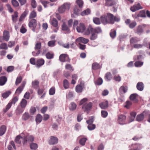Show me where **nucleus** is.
Masks as SVG:
<instances>
[{"label":"nucleus","mask_w":150,"mask_h":150,"mask_svg":"<svg viewBox=\"0 0 150 150\" xmlns=\"http://www.w3.org/2000/svg\"><path fill=\"white\" fill-rule=\"evenodd\" d=\"M128 90V87L127 86H121L119 90V92L120 94L125 93L127 92Z\"/></svg>","instance_id":"nucleus-17"},{"label":"nucleus","mask_w":150,"mask_h":150,"mask_svg":"<svg viewBox=\"0 0 150 150\" xmlns=\"http://www.w3.org/2000/svg\"><path fill=\"white\" fill-rule=\"evenodd\" d=\"M97 38V35L93 32H92L90 37L91 40H96Z\"/></svg>","instance_id":"nucleus-45"},{"label":"nucleus","mask_w":150,"mask_h":150,"mask_svg":"<svg viewBox=\"0 0 150 150\" xmlns=\"http://www.w3.org/2000/svg\"><path fill=\"white\" fill-rule=\"evenodd\" d=\"M51 24L54 27L57 28L58 26V21L54 18H53L51 20Z\"/></svg>","instance_id":"nucleus-30"},{"label":"nucleus","mask_w":150,"mask_h":150,"mask_svg":"<svg viewBox=\"0 0 150 150\" xmlns=\"http://www.w3.org/2000/svg\"><path fill=\"white\" fill-rule=\"evenodd\" d=\"M58 139L56 137L52 136L49 141V144H50L53 145L58 143Z\"/></svg>","instance_id":"nucleus-19"},{"label":"nucleus","mask_w":150,"mask_h":150,"mask_svg":"<svg viewBox=\"0 0 150 150\" xmlns=\"http://www.w3.org/2000/svg\"><path fill=\"white\" fill-rule=\"evenodd\" d=\"M99 105L101 109H105L108 106V101L106 100L100 103Z\"/></svg>","instance_id":"nucleus-15"},{"label":"nucleus","mask_w":150,"mask_h":150,"mask_svg":"<svg viewBox=\"0 0 150 150\" xmlns=\"http://www.w3.org/2000/svg\"><path fill=\"white\" fill-rule=\"evenodd\" d=\"M126 117L123 115H120L118 116V121L120 125H124L127 123L125 122Z\"/></svg>","instance_id":"nucleus-7"},{"label":"nucleus","mask_w":150,"mask_h":150,"mask_svg":"<svg viewBox=\"0 0 150 150\" xmlns=\"http://www.w3.org/2000/svg\"><path fill=\"white\" fill-rule=\"evenodd\" d=\"M87 139L85 138H83L79 140L80 144L82 146H84L86 142Z\"/></svg>","instance_id":"nucleus-58"},{"label":"nucleus","mask_w":150,"mask_h":150,"mask_svg":"<svg viewBox=\"0 0 150 150\" xmlns=\"http://www.w3.org/2000/svg\"><path fill=\"white\" fill-rule=\"evenodd\" d=\"M11 93V92L10 91H7L2 94V97L4 98H6L8 97Z\"/></svg>","instance_id":"nucleus-52"},{"label":"nucleus","mask_w":150,"mask_h":150,"mask_svg":"<svg viewBox=\"0 0 150 150\" xmlns=\"http://www.w3.org/2000/svg\"><path fill=\"white\" fill-rule=\"evenodd\" d=\"M7 81V78L5 76L0 77V86H3L5 84Z\"/></svg>","instance_id":"nucleus-26"},{"label":"nucleus","mask_w":150,"mask_h":150,"mask_svg":"<svg viewBox=\"0 0 150 150\" xmlns=\"http://www.w3.org/2000/svg\"><path fill=\"white\" fill-rule=\"evenodd\" d=\"M27 104V101L24 99H23L21 101L19 105L25 108Z\"/></svg>","instance_id":"nucleus-35"},{"label":"nucleus","mask_w":150,"mask_h":150,"mask_svg":"<svg viewBox=\"0 0 150 150\" xmlns=\"http://www.w3.org/2000/svg\"><path fill=\"white\" fill-rule=\"evenodd\" d=\"M143 64V62L141 61H136L134 63V65L135 67H139L142 66Z\"/></svg>","instance_id":"nucleus-59"},{"label":"nucleus","mask_w":150,"mask_h":150,"mask_svg":"<svg viewBox=\"0 0 150 150\" xmlns=\"http://www.w3.org/2000/svg\"><path fill=\"white\" fill-rule=\"evenodd\" d=\"M106 5L108 6H112L116 4L115 0H106Z\"/></svg>","instance_id":"nucleus-29"},{"label":"nucleus","mask_w":150,"mask_h":150,"mask_svg":"<svg viewBox=\"0 0 150 150\" xmlns=\"http://www.w3.org/2000/svg\"><path fill=\"white\" fill-rule=\"evenodd\" d=\"M45 63L44 60L42 59H39L36 62V66L38 68H39L43 65Z\"/></svg>","instance_id":"nucleus-18"},{"label":"nucleus","mask_w":150,"mask_h":150,"mask_svg":"<svg viewBox=\"0 0 150 150\" xmlns=\"http://www.w3.org/2000/svg\"><path fill=\"white\" fill-rule=\"evenodd\" d=\"M103 83V80L101 78L99 77L95 81V84L96 85L99 86L101 85Z\"/></svg>","instance_id":"nucleus-44"},{"label":"nucleus","mask_w":150,"mask_h":150,"mask_svg":"<svg viewBox=\"0 0 150 150\" xmlns=\"http://www.w3.org/2000/svg\"><path fill=\"white\" fill-rule=\"evenodd\" d=\"M139 40V39L137 38L133 37L130 39V41L131 44H133L137 42Z\"/></svg>","instance_id":"nucleus-47"},{"label":"nucleus","mask_w":150,"mask_h":150,"mask_svg":"<svg viewBox=\"0 0 150 150\" xmlns=\"http://www.w3.org/2000/svg\"><path fill=\"white\" fill-rule=\"evenodd\" d=\"M18 13L16 11L14 12V14L12 16V20L13 22H16V21L18 16Z\"/></svg>","instance_id":"nucleus-46"},{"label":"nucleus","mask_w":150,"mask_h":150,"mask_svg":"<svg viewBox=\"0 0 150 150\" xmlns=\"http://www.w3.org/2000/svg\"><path fill=\"white\" fill-rule=\"evenodd\" d=\"M3 40L8 41L10 38L9 32L6 30H4L3 32Z\"/></svg>","instance_id":"nucleus-13"},{"label":"nucleus","mask_w":150,"mask_h":150,"mask_svg":"<svg viewBox=\"0 0 150 150\" xmlns=\"http://www.w3.org/2000/svg\"><path fill=\"white\" fill-rule=\"evenodd\" d=\"M25 108H22L19 105H18L16 109V112L17 114H20L23 112Z\"/></svg>","instance_id":"nucleus-25"},{"label":"nucleus","mask_w":150,"mask_h":150,"mask_svg":"<svg viewBox=\"0 0 150 150\" xmlns=\"http://www.w3.org/2000/svg\"><path fill=\"white\" fill-rule=\"evenodd\" d=\"M101 115L103 117L105 118L108 115V113L107 111L105 110H102L101 111Z\"/></svg>","instance_id":"nucleus-64"},{"label":"nucleus","mask_w":150,"mask_h":150,"mask_svg":"<svg viewBox=\"0 0 150 150\" xmlns=\"http://www.w3.org/2000/svg\"><path fill=\"white\" fill-rule=\"evenodd\" d=\"M129 147L133 148L135 150H140L142 148V146L140 144H134L130 145Z\"/></svg>","instance_id":"nucleus-14"},{"label":"nucleus","mask_w":150,"mask_h":150,"mask_svg":"<svg viewBox=\"0 0 150 150\" xmlns=\"http://www.w3.org/2000/svg\"><path fill=\"white\" fill-rule=\"evenodd\" d=\"M107 16L109 18V23L111 24H113L115 21L118 22L120 20V18L119 17H114L113 15L110 13H107Z\"/></svg>","instance_id":"nucleus-3"},{"label":"nucleus","mask_w":150,"mask_h":150,"mask_svg":"<svg viewBox=\"0 0 150 150\" xmlns=\"http://www.w3.org/2000/svg\"><path fill=\"white\" fill-rule=\"evenodd\" d=\"M136 113L135 112H132L130 113V116L129 119V122H130L133 121L135 118Z\"/></svg>","instance_id":"nucleus-24"},{"label":"nucleus","mask_w":150,"mask_h":150,"mask_svg":"<svg viewBox=\"0 0 150 150\" xmlns=\"http://www.w3.org/2000/svg\"><path fill=\"white\" fill-rule=\"evenodd\" d=\"M55 88L53 87H52L49 90V94L50 95H53L55 94Z\"/></svg>","instance_id":"nucleus-55"},{"label":"nucleus","mask_w":150,"mask_h":150,"mask_svg":"<svg viewBox=\"0 0 150 150\" xmlns=\"http://www.w3.org/2000/svg\"><path fill=\"white\" fill-rule=\"evenodd\" d=\"M23 137H21V135H19L17 136L15 138V142L18 144H21V139L23 140Z\"/></svg>","instance_id":"nucleus-40"},{"label":"nucleus","mask_w":150,"mask_h":150,"mask_svg":"<svg viewBox=\"0 0 150 150\" xmlns=\"http://www.w3.org/2000/svg\"><path fill=\"white\" fill-rule=\"evenodd\" d=\"M143 30L142 27L141 26H139L137 28L136 33L138 34H140L143 33Z\"/></svg>","instance_id":"nucleus-43"},{"label":"nucleus","mask_w":150,"mask_h":150,"mask_svg":"<svg viewBox=\"0 0 150 150\" xmlns=\"http://www.w3.org/2000/svg\"><path fill=\"white\" fill-rule=\"evenodd\" d=\"M37 25L36 20L34 19H31L29 22V26L30 27L33 28L32 30L35 32V28Z\"/></svg>","instance_id":"nucleus-8"},{"label":"nucleus","mask_w":150,"mask_h":150,"mask_svg":"<svg viewBox=\"0 0 150 150\" xmlns=\"http://www.w3.org/2000/svg\"><path fill=\"white\" fill-rule=\"evenodd\" d=\"M6 130V127L4 125H2L0 127V136L3 135Z\"/></svg>","instance_id":"nucleus-32"},{"label":"nucleus","mask_w":150,"mask_h":150,"mask_svg":"<svg viewBox=\"0 0 150 150\" xmlns=\"http://www.w3.org/2000/svg\"><path fill=\"white\" fill-rule=\"evenodd\" d=\"M10 144L11 145H8V150H13L12 146L15 149H16V146L13 141H11L10 142Z\"/></svg>","instance_id":"nucleus-36"},{"label":"nucleus","mask_w":150,"mask_h":150,"mask_svg":"<svg viewBox=\"0 0 150 150\" xmlns=\"http://www.w3.org/2000/svg\"><path fill=\"white\" fill-rule=\"evenodd\" d=\"M112 77L111 73L110 72H108L105 74L104 79L106 81H109L111 80Z\"/></svg>","instance_id":"nucleus-20"},{"label":"nucleus","mask_w":150,"mask_h":150,"mask_svg":"<svg viewBox=\"0 0 150 150\" xmlns=\"http://www.w3.org/2000/svg\"><path fill=\"white\" fill-rule=\"evenodd\" d=\"M37 15L35 11H33L30 13L29 18H35Z\"/></svg>","instance_id":"nucleus-63"},{"label":"nucleus","mask_w":150,"mask_h":150,"mask_svg":"<svg viewBox=\"0 0 150 150\" xmlns=\"http://www.w3.org/2000/svg\"><path fill=\"white\" fill-rule=\"evenodd\" d=\"M18 98L17 96H14L11 100V101L10 102L12 104H15L18 101Z\"/></svg>","instance_id":"nucleus-56"},{"label":"nucleus","mask_w":150,"mask_h":150,"mask_svg":"<svg viewBox=\"0 0 150 150\" xmlns=\"http://www.w3.org/2000/svg\"><path fill=\"white\" fill-rule=\"evenodd\" d=\"M101 21L102 23L104 24H106L108 23H109V18L108 17L107 13L106 15H103L101 17Z\"/></svg>","instance_id":"nucleus-10"},{"label":"nucleus","mask_w":150,"mask_h":150,"mask_svg":"<svg viewBox=\"0 0 150 150\" xmlns=\"http://www.w3.org/2000/svg\"><path fill=\"white\" fill-rule=\"evenodd\" d=\"M137 96L138 95L137 93L132 94L130 96L129 99L131 100L134 101L135 102H137L138 100L136 98Z\"/></svg>","instance_id":"nucleus-28"},{"label":"nucleus","mask_w":150,"mask_h":150,"mask_svg":"<svg viewBox=\"0 0 150 150\" xmlns=\"http://www.w3.org/2000/svg\"><path fill=\"white\" fill-rule=\"evenodd\" d=\"M46 57L47 59H51L54 58V54L53 53L49 52H47L46 54Z\"/></svg>","instance_id":"nucleus-38"},{"label":"nucleus","mask_w":150,"mask_h":150,"mask_svg":"<svg viewBox=\"0 0 150 150\" xmlns=\"http://www.w3.org/2000/svg\"><path fill=\"white\" fill-rule=\"evenodd\" d=\"M83 90V87L81 85H79L76 87V91L77 93H81Z\"/></svg>","instance_id":"nucleus-39"},{"label":"nucleus","mask_w":150,"mask_h":150,"mask_svg":"<svg viewBox=\"0 0 150 150\" xmlns=\"http://www.w3.org/2000/svg\"><path fill=\"white\" fill-rule=\"evenodd\" d=\"M93 104L91 102L86 103L83 104L82 107V109L84 112H89L92 108Z\"/></svg>","instance_id":"nucleus-5"},{"label":"nucleus","mask_w":150,"mask_h":150,"mask_svg":"<svg viewBox=\"0 0 150 150\" xmlns=\"http://www.w3.org/2000/svg\"><path fill=\"white\" fill-rule=\"evenodd\" d=\"M91 11L89 9H87L83 11L81 13V15L82 16L88 15L90 14Z\"/></svg>","instance_id":"nucleus-49"},{"label":"nucleus","mask_w":150,"mask_h":150,"mask_svg":"<svg viewBox=\"0 0 150 150\" xmlns=\"http://www.w3.org/2000/svg\"><path fill=\"white\" fill-rule=\"evenodd\" d=\"M22 79V78L21 76H20L17 78L16 79V81L15 84L16 85H17L18 84L20 83Z\"/></svg>","instance_id":"nucleus-53"},{"label":"nucleus","mask_w":150,"mask_h":150,"mask_svg":"<svg viewBox=\"0 0 150 150\" xmlns=\"http://www.w3.org/2000/svg\"><path fill=\"white\" fill-rule=\"evenodd\" d=\"M149 111H144L142 113L137 115L136 117L137 120L140 121L143 120L144 117L147 116L149 114Z\"/></svg>","instance_id":"nucleus-6"},{"label":"nucleus","mask_w":150,"mask_h":150,"mask_svg":"<svg viewBox=\"0 0 150 150\" xmlns=\"http://www.w3.org/2000/svg\"><path fill=\"white\" fill-rule=\"evenodd\" d=\"M69 58L68 55L66 54H62L59 57V59L60 62H64L67 61V59Z\"/></svg>","instance_id":"nucleus-16"},{"label":"nucleus","mask_w":150,"mask_h":150,"mask_svg":"<svg viewBox=\"0 0 150 150\" xmlns=\"http://www.w3.org/2000/svg\"><path fill=\"white\" fill-rule=\"evenodd\" d=\"M28 11L25 10L24 12L21 15L19 18V21H21L26 16L28 13Z\"/></svg>","instance_id":"nucleus-34"},{"label":"nucleus","mask_w":150,"mask_h":150,"mask_svg":"<svg viewBox=\"0 0 150 150\" xmlns=\"http://www.w3.org/2000/svg\"><path fill=\"white\" fill-rule=\"evenodd\" d=\"M93 31L95 33H99L102 32V30L100 28L98 27L95 29L93 28Z\"/></svg>","instance_id":"nucleus-54"},{"label":"nucleus","mask_w":150,"mask_h":150,"mask_svg":"<svg viewBox=\"0 0 150 150\" xmlns=\"http://www.w3.org/2000/svg\"><path fill=\"white\" fill-rule=\"evenodd\" d=\"M41 48L35 47V51L32 52L33 55L34 56H36L38 55L40 52Z\"/></svg>","instance_id":"nucleus-21"},{"label":"nucleus","mask_w":150,"mask_h":150,"mask_svg":"<svg viewBox=\"0 0 150 150\" xmlns=\"http://www.w3.org/2000/svg\"><path fill=\"white\" fill-rule=\"evenodd\" d=\"M34 136L31 134H28L27 135L24 136L23 138V145L27 144L28 142H30L34 141Z\"/></svg>","instance_id":"nucleus-1"},{"label":"nucleus","mask_w":150,"mask_h":150,"mask_svg":"<svg viewBox=\"0 0 150 150\" xmlns=\"http://www.w3.org/2000/svg\"><path fill=\"white\" fill-rule=\"evenodd\" d=\"M42 120V116L39 114H38L37 115L35 121L37 124H39Z\"/></svg>","instance_id":"nucleus-33"},{"label":"nucleus","mask_w":150,"mask_h":150,"mask_svg":"<svg viewBox=\"0 0 150 150\" xmlns=\"http://www.w3.org/2000/svg\"><path fill=\"white\" fill-rule=\"evenodd\" d=\"M93 22L97 25H99L100 23V21L99 18H93Z\"/></svg>","instance_id":"nucleus-57"},{"label":"nucleus","mask_w":150,"mask_h":150,"mask_svg":"<svg viewBox=\"0 0 150 150\" xmlns=\"http://www.w3.org/2000/svg\"><path fill=\"white\" fill-rule=\"evenodd\" d=\"M76 2L80 8L82 7L83 6V2L82 0H77Z\"/></svg>","instance_id":"nucleus-62"},{"label":"nucleus","mask_w":150,"mask_h":150,"mask_svg":"<svg viewBox=\"0 0 150 150\" xmlns=\"http://www.w3.org/2000/svg\"><path fill=\"white\" fill-rule=\"evenodd\" d=\"M92 67L93 69L96 70L100 68V64L97 62H94L93 63Z\"/></svg>","instance_id":"nucleus-31"},{"label":"nucleus","mask_w":150,"mask_h":150,"mask_svg":"<svg viewBox=\"0 0 150 150\" xmlns=\"http://www.w3.org/2000/svg\"><path fill=\"white\" fill-rule=\"evenodd\" d=\"M62 29L68 32L69 31V29L65 23H64L62 25Z\"/></svg>","instance_id":"nucleus-48"},{"label":"nucleus","mask_w":150,"mask_h":150,"mask_svg":"<svg viewBox=\"0 0 150 150\" xmlns=\"http://www.w3.org/2000/svg\"><path fill=\"white\" fill-rule=\"evenodd\" d=\"M30 147L31 149L35 150L38 148V146L36 144L33 143L30 144Z\"/></svg>","instance_id":"nucleus-50"},{"label":"nucleus","mask_w":150,"mask_h":150,"mask_svg":"<svg viewBox=\"0 0 150 150\" xmlns=\"http://www.w3.org/2000/svg\"><path fill=\"white\" fill-rule=\"evenodd\" d=\"M116 34V31L114 29L111 30L110 33V36L112 38H114L115 37Z\"/></svg>","instance_id":"nucleus-41"},{"label":"nucleus","mask_w":150,"mask_h":150,"mask_svg":"<svg viewBox=\"0 0 150 150\" xmlns=\"http://www.w3.org/2000/svg\"><path fill=\"white\" fill-rule=\"evenodd\" d=\"M30 115L28 112H25L24 113L22 116V119L24 120H28L29 118Z\"/></svg>","instance_id":"nucleus-37"},{"label":"nucleus","mask_w":150,"mask_h":150,"mask_svg":"<svg viewBox=\"0 0 150 150\" xmlns=\"http://www.w3.org/2000/svg\"><path fill=\"white\" fill-rule=\"evenodd\" d=\"M87 127L89 130H92L95 128L96 125L94 124H90L88 125Z\"/></svg>","instance_id":"nucleus-60"},{"label":"nucleus","mask_w":150,"mask_h":150,"mask_svg":"<svg viewBox=\"0 0 150 150\" xmlns=\"http://www.w3.org/2000/svg\"><path fill=\"white\" fill-rule=\"evenodd\" d=\"M85 29V27L82 23H80L76 28V30L78 32L82 33Z\"/></svg>","instance_id":"nucleus-11"},{"label":"nucleus","mask_w":150,"mask_h":150,"mask_svg":"<svg viewBox=\"0 0 150 150\" xmlns=\"http://www.w3.org/2000/svg\"><path fill=\"white\" fill-rule=\"evenodd\" d=\"M146 16L145 11L144 10H142L140 11L137 15H133V17L134 18L138 19V18L139 17L145 18Z\"/></svg>","instance_id":"nucleus-9"},{"label":"nucleus","mask_w":150,"mask_h":150,"mask_svg":"<svg viewBox=\"0 0 150 150\" xmlns=\"http://www.w3.org/2000/svg\"><path fill=\"white\" fill-rule=\"evenodd\" d=\"M89 40L87 39H86L80 37L76 40V41L77 42H79V47H85L86 45H83L80 42H81L83 43H87L88 42Z\"/></svg>","instance_id":"nucleus-4"},{"label":"nucleus","mask_w":150,"mask_h":150,"mask_svg":"<svg viewBox=\"0 0 150 150\" xmlns=\"http://www.w3.org/2000/svg\"><path fill=\"white\" fill-rule=\"evenodd\" d=\"M76 104L74 103L71 102L70 104L69 109L71 110H74L76 109Z\"/></svg>","instance_id":"nucleus-42"},{"label":"nucleus","mask_w":150,"mask_h":150,"mask_svg":"<svg viewBox=\"0 0 150 150\" xmlns=\"http://www.w3.org/2000/svg\"><path fill=\"white\" fill-rule=\"evenodd\" d=\"M39 81L37 80H35L32 82V87L35 89H37L39 87Z\"/></svg>","instance_id":"nucleus-22"},{"label":"nucleus","mask_w":150,"mask_h":150,"mask_svg":"<svg viewBox=\"0 0 150 150\" xmlns=\"http://www.w3.org/2000/svg\"><path fill=\"white\" fill-rule=\"evenodd\" d=\"M143 8L140 6L139 3H138L136 5H134L130 8L132 12H135L136 11L142 9Z\"/></svg>","instance_id":"nucleus-12"},{"label":"nucleus","mask_w":150,"mask_h":150,"mask_svg":"<svg viewBox=\"0 0 150 150\" xmlns=\"http://www.w3.org/2000/svg\"><path fill=\"white\" fill-rule=\"evenodd\" d=\"M93 32V28L91 26H89L85 31H84V34L86 35H89Z\"/></svg>","instance_id":"nucleus-27"},{"label":"nucleus","mask_w":150,"mask_h":150,"mask_svg":"<svg viewBox=\"0 0 150 150\" xmlns=\"http://www.w3.org/2000/svg\"><path fill=\"white\" fill-rule=\"evenodd\" d=\"M63 85L65 89L68 88L69 87V83L67 79H64L63 81Z\"/></svg>","instance_id":"nucleus-51"},{"label":"nucleus","mask_w":150,"mask_h":150,"mask_svg":"<svg viewBox=\"0 0 150 150\" xmlns=\"http://www.w3.org/2000/svg\"><path fill=\"white\" fill-rule=\"evenodd\" d=\"M66 69L69 70L71 71H73L74 70L71 65L70 64H67L65 65Z\"/></svg>","instance_id":"nucleus-61"},{"label":"nucleus","mask_w":150,"mask_h":150,"mask_svg":"<svg viewBox=\"0 0 150 150\" xmlns=\"http://www.w3.org/2000/svg\"><path fill=\"white\" fill-rule=\"evenodd\" d=\"M136 87L138 90L142 91L144 89V85L142 82H139L137 84Z\"/></svg>","instance_id":"nucleus-23"},{"label":"nucleus","mask_w":150,"mask_h":150,"mask_svg":"<svg viewBox=\"0 0 150 150\" xmlns=\"http://www.w3.org/2000/svg\"><path fill=\"white\" fill-rule=\"evenodd\" d=\"M70 4L69 3L64 4L59 8V12L60 13H63L66 10H68L70 9Z\"/></svg>","instance_id":"nucleus-2"}]
</instances>
